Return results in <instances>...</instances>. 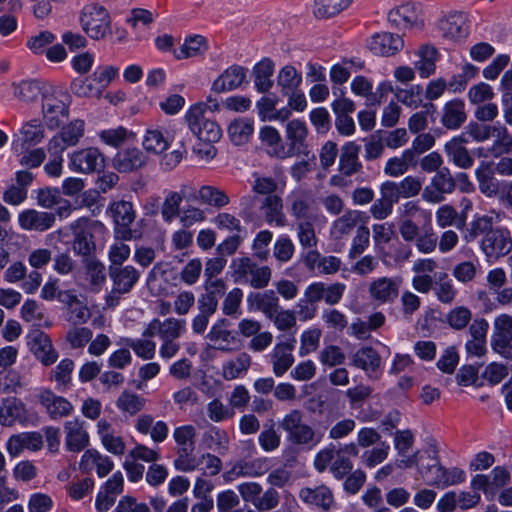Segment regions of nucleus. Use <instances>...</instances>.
Wrapping results in <instances>:
<instances>
[{"label":"nucleus","instance_id":"nucleus-1","mask_svg":"<svg viewBox=\"0 0 512 512\" xmlns=\"http://www.w3.org/2000/svg\"><path fill=\"white\" fill-rule=\"evenodd\" d=\"M470 235H483L480 248L489 261H496L512 251V235L507 227L493 226V217L481 216L471 222Z\"/></svg>","mask_w":512,"mask_h":512},{"label":"nucleus","instance_id":"nucleus-2","mask_svg":"<svg viewBox=\"0 0 512 512\" xmlns=\"http://www.w3.org/2000/svg\"><path fill=\"white\" fill-rule=\"evenodd\" d=\"M240 215L249 223L260 226L262 218L268 225L283 227L287 223L283 211V200L279 195H269L262 199L246 195L240 199Z\"/></svg>","mask_w":512,"mask_h":512},{"label":"nucleus","instance_id":"nucleus-3","mask_svg":"<svg viewBox=\"0 0 512 512\" xmlns=\"http://www.w3.org/2000/svg\"><path fill=\"white\" fill-rule=\"evenodd\" d=\"M278 424L293 445L311 449L321 441V435L305 422L304 413L299 409L289 411Z\"/></svg>","mask_w":512,"mask_h":512},{"label":"nucleus","instance_id":"nucleus-4","mask_svg":"<svg viewBox=\"0 0 512 512\" xmlns=\"http://www.w3.org/2000/svg\"><path fill=\"white\" fill-rule=\"evenodd\" d=\"M232 278L235 283L246 284L254 289H264L272 278V269L259 265L251 257H239L232 260Z\"/></svg>","mask_w":512,"mask_h":512},{"label":"nucleus","instance_id":"nucleus-5","mask_svg":"<svg viewBox=\"0 0 512 512\" xmlns=\"http://www.w3.org/2000/svg\"><path fill=\"white\" fill-rule=\"evenodd\" d=\"M108 271L112 289L105 297V304L107 308L114 309L119 305L122 296L132 291L139 281L140 272L132 265L109 266Z\"/></svg>","mask_w":512,"mask_h":512},{"label":"nucleus","instance_id":"nucleus-6","mask_svg":"<svg viewBox=\"0 0 512 512\" xmlns=\"http://www.w3.org/2000/svg\"><path fill=\"white\" fill-rule=\"evenodd\" d=\"M80 24L83 31L93 40H101L111 34L110 14L98 3H89L82 8Z\"/></svg>","mask_w":512,"mask_h":512},{"label":"nucleus","instance_id":"nucleus-7","mask_svg":"<svg viewBox=\"0 0 512 512\" xmlns=\"http://www.w3.org/2000/svg\"><path fill=\"white\" fill-rule=\"evenodd\" d=\"M328 467L335 479L343 480L353 471V462L350 457L343 455L330 444L320 450L314 458V468L317 472L323 473Z\"/></svg>","mask_w":512,"mask_h":512},{"label":"nucleus","instance_id":"nucleus-8","mask_svg":"<svg viewBox=\"0 0 512 512\" xmlns=\"http://www.w3.org/2000/svg\"><path fill=\"white\" fill-rule=\"evenodd\" d=\"M69 95L62 90H52L42 96V114L49 129H56L69 116Z\"/></svg>","mask_w":512,"mask_h":512},{"label":"nucleus","instance_id":"nucleus-9","mask_svg":"<svg viewBox=\"0 0 512 512\" xmlns=\"http://www.w3.org/2000/svg\"><path fill=\"white\" fill-rule=\"evenodd\" d=\"M186 120L190 130L199 140L208 143L220 140L222 130L215 121L204 118L203 104L193 105L186 114Z\"/></svg>","mask_w":512,"mask_h":512},{"label":"nucleus","instance_id":"nucleus-10","mask_svg":"<svg viewBox=\"0 0 512 512\" xmlns=\"http://www.w3.org/2000/svg\"><path fill=\"white\" fill-rule=\"evenodd\" d=\"M68 167L81 174L99 173L105 167V158L98 148H83L68 155Z\"/></svg>","mask_w":512,"mask_h":512},{"label":"nucleus","instance_id":"nucleus-11","mask_svg":"<svg viewBox=\"0 0 512 512\" xmlns=\"http://www.w3.org/2000/svg\"><path fill=\"white\" fill-rule=\"evenodd\" d=\"M456 189V181L448 167H443L431 178V182L422 192V199L431 204H439L445 195L452 194Z\"/></svg>","mask_w":512,"mask_h":512},{"label":"nucleus","instance_id":"nucleus-12","mask_svg":"<svg viewBox=\"0 0 512 512\" xmlns=\"http://www.w3.org/2000/svg\"><path fill=\"white\" fill-rule=\"evenodd\" d=\"M108 212L110 213L115 224V237L119 240H131L134 233L130 225L134 222L136 213L131 202L117 201L109 206Z\"/></svg>","mask_w":512,"mask_h":512},{"label":"nucleus","instance_id":"nucleus-13","mask_svg":"<svg viewBox=\"0 0 512 512\" xmlns=\"http://www.w3.org/2000/svg\"><path fill=\"white\" fill-rule=\"evenodd\" d=\"M296 342L294 335L284 336L283 340L277 342L271 350L269 361L276 377H282L293 366L295 362L293 351Z\"/></svg>","mask_w":512,"mask_h":512},{"label":"nucleus","instance_id":"nucleus-14","mask_svg":"<svg viewBox=\"0 0 512 512\" xmlns=\"http://www.w3.org/2000/svg\"><path fill=\"white\" fill-rule=\"evenodd\" d=\"M27 345L34 357L45 367L53 365L59 358L51 338L40 329L28 333Z\"/></svg>","mask_w":512,"mask_h":512},{"label":"nucleus","instance_id":"nucleus-15","mask_svg":"<svg viewBox=\"0 0 512 512\" xmlns=\"http://www.w3.org/2000/svg\"><path fill=\"white\" fill-rule=\"evenodd\" d=\"M37 397L39 404L51 420L58 421L67 418L74 412V405L50 388H41Z\"/></svg>","mask_w":512,"mask_h":512},{"label":"nucleus","instance_id":"nucleus-16","mask_svg":"<svg viewBox=\"0 0 512 512\" xmlns=\"http://www.w3.org/2000/svg\"><path fill=\"white\" fill-rule=\"evenodd\" d=\"M285 136L287 139L286 158L309 154L308 127L304 121L299 119L289 121L285 127Z\"/></svg>","mask_w":512,"mask_h":512},{"label":"nucleus","instance_id":"nucleus-17","mask_svg":"<svg viewBox=\"0 0 512 512\" xmlns=\"http://www.w3.org/2000/svg\"><path fill=\"white\" fill-rule=\"evenodd\" d=\"M421 472L431 476L429 485L442 489L463 483L466 479L464 470L458 467L447 469L437 459H433L432 464L423 466Z\"/></svg>","mask_w":512,"mask_h":512},{"label":"nucleus","instance_id":"nucleus-18","mask_svg":"<svg viewBox=\"0 0 512 512\" xmlns=\"http://www.w3.org/2000/svg\"><path fill=\"white\" fill-rule=\"evenodd\" d=\"M345 290L344 283L314 282L305 289L304 296L311 304L324 301L327 305L334 306L342 300Z\"/></svg>","mask_w":512,"mask_h":512},{"label":"nucleus","instance_id":"nucleus-19","mask_svg":"<svg viewBox=\"0 0 512 512\" xmlns=\"http://www.w3.org/2000/svg\"><path fill=\"white\" fill-rule=\"evenodd\" d=\"M70 229L73 233L72 248L74 253L82 256L84 259L93 257L96 244L90 229L89 219H77L70 224Z\"/></svg>","mask_w":512,"mask_h":512},{"label":"nucleus","instance_id":"nucleus-20","mask_svg":"<svg viewBox=\"0 0 512 512\" xmlns=\"http://www.w3.org/2000/svg\"><path fill=\"white\" fill-rule=\"evenodd\" d=\"M401 279L398 277H379L368 286L370 299L378 305L393 303L399 295Z\"/></svg>","mask_w":512,"mask_h":512},{"label":"nucleus","instance_id":"nucleus-21","mask_svg":"<svg viewBox=\"0 0 512 512\" xmlns=\"http://www.w3.org/2000/svg\"><path fill=\"white\" fill-rule=\"evenodd\" d=\"M299 498L305 504L322 512H329L336 505L332 490L324 484L300 489Z\"/></svg>","mask_w":512,"mask_h":512},{"label":"nucleus","instance_id":"nucleus-22","mask_svg":"<svg viewBox=\"0 0 512 512\" xmlns=\"http://www.w3.org/2000/svg\"><path fill=\"white\" fill-rule=\"evenodd\" d=\"M404 47V41L398 34L390 32L376 33L368 41V48L375 55L393 56Z\"/></svg>","mask_w":512,"mask_h":512},{"label":"nucleus","instance_id":"nucleus-23","mask_svg":"<svg viewBox=\"0 0 512 512\" xmlns=\"http://www.w3.org/2000/svg\"><path fill=\"white\" fill-rule=\"evenodd\" d=\"M55 220L54 213L37 211L35 209L23 210L18 215L19 226L28 231H46L54 225Z\"/></svg>","mask_w":512,"mask_h":512},{"label":"nucleus","instance_id":"nucleus-24","mask_svg":"<svg viewBox=\"0 0 512 512\" xmlns=\"http://www.w3.org/2000/svg\"><path fill=\"white\" fill-rule=\"evenodd\" d=\"M65 446L71 452H80L89 445V434L79 418L64 423Z\"/></svg>","mask_w":512,"mask_h":512},{"label":"nucleus","instance_id":"nucleus-25","mask_svg":"<svg viewBox=\"0 0 512 512\" xmlns=\"http://www.w3.org/2000/svg\"><path fill=\"white\" fill-rule=\"evenodd\" d=\"M247 71L245 67L236 64L228 67L215 79L212 90L222 93L239 88L246 81Z\"/></svg>","mask_w":512,"mask_h":512},{"label":"nucleus","instance_id":"nucleus-26","mask_svg":"<svg viewBox=\"0 0 512 512\" xmlns=\"http://www.w3.org/2000/svg\"><path fill=\"white\" fill-rule=\"evenodd\" d=\"M247 306L251 311H260L267 318L272 317L279 309V298L273 290L250 292L247 296Z\"/></svg>","mask_w":512,"mask_h":512},{"label":"nucleus","instance_id":"nucleus-27","mask_svg":"<svg viewBox=\"0 0 512 512\" xmlns=\"http://www.w3.org/2000/svg\"><path fill=\"white\" fill-rule=\"evenodd\" d=\"M269 469L270 460L266 457L255 458L249 461L240 460L227 472V478L233 480L239 477H259L267 473Z\"/></svg>","mask_w":512,"mask_h":512},{"label":"nucleus","instance_id":"nucleus-28","mask_svg":"<svg viewBox=\"0 0 512 512\" xmlns=\"http://www.w3.org/2000/svg\"><path fill=\"white\" fill-rule=\"evenodd\" d=\"M467 142L462 136L454 137L444 147L449 160L461 169H469L474 164V158L465 146Z\"/></svg>","mask_w":512,"mask_h":512},{"label":"nucleus","instance_id":"nucleus-29","mask_svg":"<svg viewBox=\"0 0 512 512\" xmlns=\"http://www.w3.org/2000/svg\"><path fill=\"white\" fill-rule=\"evenodd\" d=\"M360 150V145L353 141L342 146L339 157V171L342 175L351 177L362 170L363 166L359 161Z\"/></svg>","mask_w":512,"mask_h":512},{"label":"nucleus","instance_id":"nucleus-30","mask_svg":"<svg viewBox=\"0 0 512 512\" xmlns=\"http://www.w3.org/2000/svg\"><path fill=\"white\" fill-rule=\"evenodd\" d=\"M465 103L461 99L446 102L442 108L441 123L449 130L460 128L466 121Z\"/></svg>","mask_w":512,"mask_h":512},{"label":"nucleus","instance_id":"nucleus-31","mask_svg":"<svg viewBox=\"0 0 512 512\" xmlns=\"http://www.w3.org/2000/svg\"><path fill=\"white\" fill-rule=\"evenodd\" d=\"M147 158L144 153L137 148H129L119 151L114 159L113 165L121 173H129L142 168L146 164Z\"/></svg>","mask_w":512,"mask_h":512},{"label":"nucleus","instance_id":"nucleus-32","mask_svg":"<svg viewBox=\"0 0 512 512\" xmlns=\"http://www.w3.org/2000/svg\"><path fill=\"white\" fill-rule=\"evenodd\" d=\"M202 445L209 450H213L220 455H225L229 451L230 437L226 430L210 425L202 434Z\"/></svg>","mask_w":512,"mask_h":512},{"label":"nucleus","instance_id":"nucleus-33","mask_svg":"<svg viewBox=\"0 0 512 512\" xmlns=\"http://www.w3.org/2000/svg\"><path fill=\"white\" fill-rule=\"evenodd\" d=\"M439 30L444 38L450 40L465 38L469 33L466 17L461 13L451 14L441 19Z\"/></svg>","mask_w":512,"mask_h":512},{"label":"nucleus","instance_id":"nucleus-34","mask_svg":"<svg viewBox=\"0 0 512 512\" xmlns=\"http://www.w3.org/2000/svg\"><path fill=\"white\" fill-rule=\"evenodd\" d=\"M85 268V280L89 284L90 291L98 293L106 283V267L96 257L83 259Z\"/></svg>","mask_w":512,"mask_h":512},{"label":"nucleus","instance_id":"nucleus-35","mask_svg":"<svg viewBox=\"0 0 512 512\" xmlns=\"http://www.w3.org/2000/svg\"><path fill=\"white\" fill-rule=\"evenodd\" d=\"M114 467L113 461L105 455L100 454L97 450L89 449L84 452L80 461V468L83 471H91L96 468L99 477L108 475Z\"/></svg>","mask_w":512,"mask_h":512},{"label":"nucleus","instance_id":"nucleus-36","mask_svg":"<svg viewBox=\"0 0 512 512\" xmlns=\"http://www.w3.org/2000/svg\"><path fill=\"white\" fill-rule=\"evenodd\" d=\"M351 365L364 370L369 376L375 374L381 365V357L372 347H361L351 356Z\"/></svg>","mask_w":512,"mask_h":512},{"label":"nucleus","instance_id":"nucleus-37","mask_svg":"<svg viewBox=\"0 0 512 512\" xmlns=\"http://www.w3.org/2000/svg\"><path fill=\"white\" fill-rule=\"evenodd\" d=\"M75 368V363L70 358L62 359L54 368L48 373V380L55 384L57 391H65L72 385V374Z\"/></svg>","mask_w":512,"mask_h":512},{"label":"nucleus","instance_id":"nucleus-38","mask_svg":"<svg viewBox=\"0 0 512 512\" xmlns=\"http://www.w3.org/2000/svg\"><path fill=\"white\" fill-rule=\"evenodd\" d=\"M26 414L25 404L16 397L2 400L0 405V425L11 427Z\"/></svg>","mask_w":512,"mask_h":512},{"label":"nucleus","instance_id":"nucleus-39","mask_svg":"<svg viewBox=\"0 0 512 512\" xmlns=\"http://www.w3.org/2000/svg\"><path fill=\"white\" fill-rule=\"evenodd\" d=\"M418 9L413 3H405L391 9L388 21L400 29L411 28L418 21Z\"/></svg>","mask_w":512,"mask_h":512},{"label":"nucleus","instance_id":"nucleus-40","mask_svg":"<svg viewBox=\"0 0 512 512\" xmlns=\"http://www.w3.org/2000/svg\"><path fill=\"white\" fill-rule=\"evenodd\" d=\"M491 165L492 164L488 162H481L479 167L475 170L479 190L489 198L496 197L499 192V182L494 177L495 172L491 168Z\"/></svg>","mask_w":512,"mask_h":512},{"label":"nucleus","instance_id":"nucleus-41","mask_svg":"<svg viewBox=\"0 0 512 512\" xmlns=\"http://www.w3.org/2000/svg\"><path fill=\"white\" fill-rule=\"evenodd\" d=\"M353 0H313V15L317 19H331L348 9Z\"/></svg>","mask_w":512,"mask_h":512},{"label":"nucleus","instance_id":"nucleus-42","mask_svg":"<svg viewBox=\"0 0 512 512\" xmlns=\"http://www.w3.org/2000/svg\"><path fill=\"white\" fill-rule=\"evenodd\" d=\"M261 142L267 147L270 156L278 159H286L285 144L277 129L272 126H264L259 133Z\"/></svg>","mask_w":512,"mask_h":512},{"label":"nucleus","instance_id":"nucleus-43","mask_svg":"<svg viewBox=\"0 0 512 512\" xmlns=\"http://www.w3.org/2000/svg\"><path fill=\"white\" fill-rule=\"evenodd\" d=\"M274 73V63L269 58H264L253 68L254 84L258 92L266 93L272 86L271 79Z\"/></svg>","mask_w":512,"mask_h":512},{"label":"nucleus","instance_id":"nucleus-44","mask_svg":"<svg viewBox=\"0 0 512 512\" xmlns=\"http://www.w3.org/2000/svg\"><path fill=\"white\" fill-rule=\"evenodd\" d=\"M146 398L130 390H123L116 400L117 408L125 415L134 416L146 405Z\"/></svg>","mask_w":512,"mask_h":512},{"label":"nucleus","instance_id":"nucleus-45","mask_svg":"<svg viewBox=\"0 0 512 512\" xmlns=\"http://www.w3.org/2000/svg\"><path fill=\"white\" fill-rule=\"evenodd\" d=\"M198 199L204 205L221 209L230 203L227 193L213 185H203L198 190Z\"/></svg>","mask_w":512,"mask_h":512},{"label":"nucleus","instance_id":"nucleus-46","mask_svg":"<svg viewBox=\"0 0 512 512\" xmlns=\"http://www.w3.org/2000/svg\"><path fill=\"white\" fill-rule=\"evenodd\" d=\"M61 296L65 297L62 301L68 305L69 322L74 325H80L89 320L91 316L89 309L78 300L76 295L70 292H60L59 297Z\"/></svg>","mask_w":512,"mask_h":512},{"label":"nucleus","instance_id":"nucleus-47","mask_svg":"<svg viewBox=\"0 0 512 512\" xmlns=\"http://www.w3.org/2000/svg\"><path fill=\"white\" fill-rule=\"evenodd\" d=\"M207 49L208 45L205 37L201 35H194L186 38L183 45L178 50H174L173 53L175 58L181 60L201 56L207 51Z\"/></svg>","mask_w":512,"mask_h":512},{"label":"nucleus","instance_id":"nucleus-48","mask_svg":"<svg viewBox=\"0 0 512 512\" xmlns=\"http://www.w3.org/2000/svg\"><path fill=\"white\" fill-rule=\"evenodd\" d=\"M433 292L439 302L447 305L452 304L458 294L452 280L445 272L439 273L436 277Z\"/></svg>","mask_w":512,"mask_h":512},{"label":"nucleus","instance_id":"nucleus-49","mask_svg":"<svg viewBox=\"0 0 512 512\" xmlns=\"http://www.w3.org/2000/svg\"><path fill=\"white\" fill-rule=\"evenodd\" d=\"M252 364L251 356L242 352L235 359L223 364V377L226 380H234L245 374Z\"/></svg>","mask_w":512,"mask_h":512},{"label":"nucleus","instance_id":"nucleus-50","mask_svg":"<svg viewBox=\"0 0 512 512\" xmlns=\"http://www.w3.org/2000/svg\"><path fill=\"white\" fill-rule=\"evenodd\" d=\"M290 212L300 221H309V215L312 205L311 197L304 191L293 192L289 196Z\"/></svg>","mask_w":512,"mask_h":512},{"label":"nucleus","instance_id":"nucleus-51","mask_svg":"<svg viewBox=\"0 0 512 512\" xmlns=\"http://www.w3.org/2000/svg\"><path fill=\"white\" fill-rule=\"evenodd\" d=\"M253 131V121L247 118L236 119L228 127V135L235 145L247 143Z\"/></svg>","mask_w":512,"mask_h":512},{"label":"nucleus","instance_id":"nucleus-52","mask_svg":"<svg viewBox=\"0 0 512 512\" xmlns=\"http://www.w3.org/2000/svg\"><path fill=\"white\" fill-rule=\"evenodd\" d=\"M359 220L360 212L356 210H349L333 222L331 234L336 239H341L352 232V230L357 226Z\"/></svg>","mask_w":512,"mask_h":512},{"label":"nucleus","instance_id":"nucleus-53","mask_svg":"<svg viewBox=\"0 0 512 512\" xmlns=\"http://www.w3.org/2000/svg\"><path fill=\"white\" fill-rule=\"evenodd\" d=\"M302 83V75L292 65H286L278 73L277 84L284 95L297 90Z\"/></svg>","mask_w":512,"mask_h":512},{"label":"nucleus","instance_id":"nucleus-54","mask_svg":"<svg viewBox=\"0 0 512 512\" xmlns=\"http://www.w3.org/2000/svg\"><path fill=\"white\" fill-rule=\"evenodd\" d=\"M472 321V311L466 306H456L449 310L445 316L444 323L451 329L462 331Z\"/></svg>","mask_w":512,"mask_h":512},{"label":"nucleus","instance_id":"nucleus-55","mask_svg":"<svg viewBox=\"0 0 512 512\" xmlns=\"http://www.w3.org/2000/svg\"><path fill=\"white\" fill-rule=\"evenodd\" d=\"M437 54V50L432 46L426 45L419 49L420 60L416 62L415 67L421 77L427 78L435 72Z\"/></svg>","mask_w":512,"mask_h":512},{"label":"nucleus","instance_id":"nucleus-56","mask_svg":"<svg viewBox=\"0 0 512 512\" xmlns=\"http://www.w3.org/2000/svg\"><path fill=\"white\" fill-rule=\"evenodd\" d=\"M122 342L143 360H151L156 354V343L151 339L124 338Z\"/></svg>","mask_w":512,"mask_h":512},{"label":"nucleus","instance_id":"nucleus-57","mask_svg":"<svg viewBox=\"0 0 512 512\" xmlns=\"http://www.w3.org/2000/svg\"><path fill=\"white\" fill-rule=\"evenodd\" d=\"M196 436V428L191 424L176 427L173 430V439L176 443V449L195 450Z\"/></svg>","mask_w":512,"mask_h":512},{"label":"nucleus","instance_id":"nucleus-58","mask_svg":"<svg viewBox=\"0 0 512 512\" xmlns=\"http://www.w3.org/2000/svg\"><path fill=\"white\" fill-rule=\"evenodd\" d=\"M186 331V321L174 317L160 321V340H178Z\"/></svg>","mask_w":512,"mask_h":512},{"label":"nucleus","instance_id":"nucleus-59","mask_svg":"<svg viewBox=\"0 0 512 512\" xmlns=\"http://www.w3.org/2000/svg\"><path fill=\"white\" fill-rule=\"evenodd\" d=\"M20 133L22 135L23 144L35 146L45 138V130L40 120L32 119L23 124Z\"/></svg>","mask_w":512,"mask_h":512},{"label":"nucleus","instance_id":"nucleus-60","mask_svg":"<svg viewBox=\"0 0 512 512\" xmlns=\"http://www.w3.org/2000/svg\"><path fill=\"white\" fill-rule=\"evenodd\" d=\"M395 97L400 103L416 109L422 105L423 89L420 85H410L407 88H396L394 90Z\"/></svg>","mask_w":512,"mask_h":512},{"label":"nucleus","instance_id":"nucleus-61","mask_svg":"<svg viewBox=\"0 0 512 512\" xmlns=\"http://www.w3.org/2000/svg\"><path fill=\"white\" fill-rule=\"evenodd\" d=\"M413 242L415 243V246L420 253L430 254L436 250L438 237L434 232L432 222L429 224H423L422 232Z\"/></svg>","mask_w":512,"mask_h":512},{"label":"nucleus","instance_id":"nucleus-62","mask_svg":"<svg viewBox=\"0 0 512 512\" xmlns=\"http://www.w3.org/2000/svg\"><path fill=\"white\" fill-rule=\"evenodd\" d=\"M143 146L148 152L160 154L169 147V140L161 130L148 129L143 139Z\"/></svg>","mask_w":512,"mask_h":512},{"label":"nucleus","instance_id":"nucleus-63","mask_svg":"<svg viewBox=\"0 0 512 512\" xmlns=\"http://www.w3.org/2000/svg\"><path fill=\"white\" fill-rule=\"evenodd\" d=\"M70 89L78 97H100L103 91L93 80V75L85 79H74L71 82Z\"/></svg>","mask_w":512,"mask_h":512},{"label":"nucleus","instance_id":"nucleus-64","mask_svg":"<svg viewBox=\"0 0 512 512\" xmlns=\"http://www.w3.org/2000/svg\"><path fill=\"white\" fill-rule=\"evenodd\" d=\"M244 293L242 289L235 287L228 292L222 303V313L225 316L238 318L241 315V303Z\"/></svg>","mask_w":512,"mask_h":512}]
</instances>
